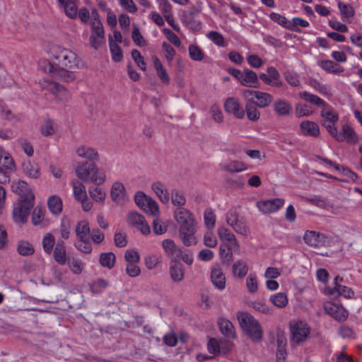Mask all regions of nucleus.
Instances as JSON below:
<instances>
[{
	"mask_svg": "<svg viewBox=\"0 0 362 362\" xmlns=\"http://www.w3.org/2000/svg\"><path fill=\"white\" fill-rule=\"evenodd\" d=\"M49 52L53 60L54 65L59 67L74 69L83 66V62L77 54L69 49L59 45L52 46Z\"/></svg>",
	"mask_w": 362,
	"mask_h": 362,
	"instance_id": "obj_1",
	"label": "nucleus"
},
{
	"mask_svg": "<svg viewBox=\"0 0 362 362\" xmlns=\"http://www.w3.org/2000/svg\"><path fill=\"white\" fill-rule=\"evenodd\" d=\"M76 177L84 182H91L96 185L103 184L106 180V173L99 169L93 162H80L75 170Z\"/></svg>",
	"mask_w": 362,
	"mask_h": 362,
	"instance_id": "obj_2",
	"label": "nucleus"
},
{
	"mask_svg": "<svg viewBox=\"0 0 362 362\" xmlns=\"http://www.w3.org/2000/svg\"><path fill=\"white\" fill-rule=\"evenodd\" d=\"M239 324L243 332L254 342H259L263 338L260 323L250 314L242 313L238 315Z\"/></svg>",
	"mask_w": 362,
	"mask_h": 362,
	"instance_id": "obj_3",
	"label": "nucleus"
},
{
	"mask_svg": "<svg viewBox=\"0 0 362 362\" xmlns=\"http://www.w3.org/2000/svg\"><path fill=\"white\" fill-rule=\"evenodd\" d=\"M35 196L29 194L25 199H20L13 210V218L17 223H24L34 205Z\"/></svg>",
	"mask_w": 362,
	"mask_h": 362,
	"instance_id": "obj_4",
	"label": "nucleus"
},
{
	"mask_svg": "<svg viewBox=\"0 0 362 362\" xmlns=\"http://www.w3.org/2000/svg\"><path fill=\"white\" fill-rule=\"evenodd\" d=\"M291 345H300L304 343L308 338L310 329L303 321L293 322L290 324Z\"/></svg>",
	"mask_w": 362,
	"mask_h": 362,
	"instance_id": "obj_5",
	"label": "nucleus"
},
{
	"mask_svg": "<svg viewBox=\"0 0 362 362\" xmlns=\"http://www.w3.org/2000/svg\"><path fill=\"white\" fill-rule=\"evenodd\" d=\"M40 87L54 95L55 98L62 103L68 102L71 98L69 91L59 83L47 79H42L39 82Z\"/></svg>",
	"mask_w": 362,
	"mask_h": 362,
	"instance_id": "obj_6",
	"label": "nucleus"
},
{
	"mask_svg": "<svg viewBox=\"0 0 362 362\" xmlns=\"http://www.w3.org/2000/svg\"><path fill=\"white\" fill-rule=\"evenodd\" d=\"M174 217L180 225V231H189L195 228V220L192 213L185 208H177L174 211Z\"/></svg>",
	"mask_w": 362,
	"mask_h": 362,
	"instance_id": "obj_7",
	"label": "nucleus"
},
{
	"mask_svg": "<svg viewBox=\"0 0 362 362\" xmlns=\"http://www.w3.org/2000/svg\"><path fill=\"white\" fill-rule=\"evenodd\" d=\"M45 72L52 74L64 82L74 81L76 76L74 72L65 69V67L55 66L51 62H47L44 66Z\"/></svg>",
	"mask_w": 362,
	"mask_h": 362,
	"instance_id": "obj_8",
	"label": "nucleus"
},
{
	"mask_svg": "<svg viewBox=\"0 0 362 362\" xmlns=\"http://www.w3.org/2000/svg\"><path fill=\"white\" fill-rule=\"evenodd\" d=\"M105 31L100 21H93L90 44L95 49H98L104 42Z\"/></svg>",
	"mask_w": 362,
	"mask_h": 362,
	"instance_id": "obj_9",
	"label": "nucleus"
},
{
	"mask_svg": "<svg viewBox=\"0 0 362 362\" xmlns=\"http://www.w3.org/2000/svg\"><path fill=\"white\" fill-rule=\"evenodd\" d=\"M226 222L233 230L244 236L249 233V229L245 223L239 218V214L236 211L230 210L226 214Z\"/></svg>",
	"mask_w": 362,
	"mask_h": 362,
	"instance_id": "obj_10",
	"label": "nucleus"
},
{
	"mask_svg": "<svg viewBox=\"0 0 362 362\" xmlns=\"http://www.w3.org/2000/svg\"><path fill=\"white\" fill-rule=\"evenodd\" d=\"M303 240L307 245L313 247L326 246L328 243V238L324 233L315 230H306Z\"/></svg>",
	"mask_w": 362,
	"mask_h": 362,
	"instance_id": "obj_11",
	"label": "nucleus"
},
{
	"mask_svg": "<svg viewBox=\"0 0 362 362\" xmlns=\"http://www.w3.org/2000/svg\"><path fill=\"white\" fill-rule=\"evenodd\" d=\"M127 223L130 226L136 227L144 235H148L151 232L150 227L146 223L145 218L136 211L129 213Z\"/></svg>",
	"mask_w": 362,
	"mask_h": 362,
	"instance_id": "obj_12",
	"label": "nucleus"
},
{
	"mask_svg": "<svg viewBox=\"0 0 362 362\" xmlns=\"http://www.w3.org/2000/svg\"><path fill=\"white\" fill-rule=\"evenodd\" d=\"M259 78L264 81V83L272 87L280 88L283 86L280 74L277 69L273 66H269L267 69V74H260Z\"/></svg>",
	"mask_w": 362,
	"mask_h": 362,
	"instance_id": "obj_13",
	"label": "nucleus"
},
{
	"mask_svg": "<svg viewBox=\"0 0 362 362\" xmlns=\"http://www.w3.org/2000/svg\"><path fill=\"white\" fill-rule=\"evenodd\" d=\"M284 200L283 199H272L261 200L257 203V206L264 214L274 213L283 206Z\"/></svg>",
	"mask_w": 362,
	"mask_h": 362,
	"instance_id": "obj_14",
	"label": "nucleus"
},
{
	"mask_svg": "<svg viewBox=\"0 0 362 362\" xmlns=\"http://www.w3.org/2000/svg\"><path fill=\"white\" fill-rule=\"evenodd\" d=\"M224 108L227 112L233 115L238 119H243L245 116L244 109L238 99L235 98H227L224 103Z\"/></svg>",
	"mask_w": 362,
	"mask_h": 362,
	"instance_id": "obj_15",
	"label": "nucleus"
},
{
	"mask_svg": "<svg viewBox=\"0 0 362 362\" xmlns=\"http://www.w3.org/2000/svg\"><path fill=\"white\" fill-rule=\"evenodd\" d=\"M325 310L333 318L338 321L345 320L349 315V313L342 306H339L332 303H327L325 305Z\"/></svg>",
	"mask_w": 362,
	"mask_h": 362,
	"instance_id": "obj_16",
	"label": "nucleus"
},
{
	"mask_svg": "<svg viewBox=\"0 0 362 362\" xmlns=\"http://www.w3.org/2000/svg\"><path fill=\"white\" fill-rule=\"evenodd\" d=\"M219 238L228 243L229 249H239L240 245L235 238V235L227 228L220 227L218 229Z\"/></svg>",
	"mask_w": 362,
	"mask_h": 362,
	"instance_id": "obj_17",
	"label": "nucleus"
},
{
	"mask_svg": "<svg viewBox=\"0 0 362 362\" xmlns=\"http://www.w3.org/2000/svg\"><path fill=\"white\" fill-rule=\"evenodd\" d=\"M342 281V278H339V276H337L334 278V288H331L328 291L329 295H335L337 296H342L347 298H351L354 296V292L350 288L345 286H341L338 283V280Z\"/></svg>",
	"mask_w": 362,
	"mask_h": 362,
	"instance_id": "obj_18",
	"label": "nucleus"
},
{
	"mask_svg": "<svg viewBox=\"0 0 362 362\" xmlns=\"http://www.w3.org/2000/svg\"><path fill=\"white\" fill-rule=\"evenodd\" d=\"M211 280L216 288L223 290L226 287V277L219 265H214L211 272Z\"/></svg>",
	"mask_w": 362,
	"mask_h": 362,
	"instance_id": "obj_19",
	"label": "nucleus"
},
{
	"mask_svg": "<svg viewBox=\"0 0 362 362\" xmlns=\"http://www.w3.org/2000/svg\"><path fill=\"white\" fill-rule=\"evenodd\" d=\"M274 111L278 116H289L292 112L291 104L285 99H277L273 104Z\"/></svg>",
	"mask_w": 362,
	"mask_h": 362,
	"instance_id": "obj_20",
	"label": "nucleus"
},
{
	"mask_svg": "<svg viewBox=\"0 0 362 362\" xmlns=\"http://www.w3.org/2000/svg\"><path fill=\"white\" fill-rule=\"evenodd\" d=\"M300 132L303 136L317 137L320 135V127L318 124L313 121H303L300 124Z\"/></svg>",
	"mask_w": 362,
	"mask_h": 362,
	"instance_id": "obj_21",
	"label": "nucleus"
},
{
	"mask_svg": "<svg viewBox=\"0 0 362 362\" xmlns=\"http://www.w3.org/2000/svg\"><path fill=\"white\" fill-rule=\"evenodd\" d=\"M110 195L112 199L117 204H123L126 200V190L124 185L121 182H117L113 183Z\"/></svg>",
	"mask_w": 362,
	"mask_h": 362,
	"instance_id": "obj_22",
	"label": "nucleus"
},
{
	"mask_svg": "<svg viewBox=\"0 0 362 362\" xmlns=\"http://www.w3.org/2000/svg\"><path fill=\"white\" fill-rule=\"evenodd\" d=\"M240 83L243 86L249 88H259V82L257 74L248 69H244L243 71V78Z\"/></svg>",
	"mask_w": 362,
	"mask_h": 362,
	"instance_id": "obj_23",
	"label": "nucleus"
},
{
	"mask_svg": "<svg viewBox=\"0 0 362 362\" xmlns=\"http://www.w3.org/2000/svg\"><path fill=\"white\" fill-rule=\"evenodd\" d=\"M53 257L54 260L60 265L66 262V250L65 244L62 240H58L54 249Z\"/></svg>",
	"mask_w": 362,
	"mask_h": 362,
	"instance_id": "obj_24",
	"label": "nucleus"
},
{
	"mask_svg": "<svg viewBox=\"0 0 362 362\" xmlns=\"http://www.w3.org/2000/svg\"><path fill=\"white\" fill-rule=\"evenodd\" d=\"M170 275L174 282H180L184 279V269L182 264L173 260L170 266Z\"/></svg>",
	"mask_w": 362,
	"mask_h": 362,
	"instance_id": "obj_25",
	"label": "nucleus"
},
{
	"mask_svg": "<svg viewBox=\"0 0 362 362\" xmlns=\"http://www.w3.org/2000/svg\"><path fill=\"white\" fill-rule=\"evenodd\" d=\"M76 153L78 157L86 158L91 161L98 160L99 159L98 153L93 148L81 146L76 150Z\"/></svg>",
	"mask_w": 362,
	"mask_h": 362,
	"instance_id": "obj_26",
	"label": "nucleus"
},
{
	"mask_svg": "<svg viewBox=\"0 0 362 362\" xmlns=\"http://www.w3.org/2000/svg\"><path fill=\"white\" fill-rule=\"evenodd\" d=\"M152 190L156 193L161 202L166 204L169 202L170 195L165 185L160 182H156L151 185Z\"/></svg>",
	"mask_w": 362,
	"mask_h": 362,
	"instance_id": "obj_27",
	"label": "nucleus"
},
{
	"mask_svg": "<svg viewBox=\"0 0 362 362\" xmlns=\"http://www.w3.org/2000/svg\"><path fill=\"white\" fill-rule=\"evenodd\" d=\"M152 59L158 77L160 78L162 83L165 84H169L170 77L165 69L163 67L160 60L156 55L152 57Z\"/></svg>",
	"mask_w": 362,
	"mask_h": 362,
	"instance_id": "obj_28",
	"label": "nucleus"
},
{
	"mask_svg": "<svg viewBox=\"0 0 362 362\" xmlns=\"http://www.w3.org/2000/svg\"><path fill=\"white\" fill-rule=\"evenodd\" d=\"M346 141L348 143L355 144L358 139L354 132L353 129L348 124H344L342 127V132L339 133L337 136V141Z\"/></svg>",
	"mask_w": 362,
	"mask_h": 362,
	"instance_id": "obj_29",
	"label": "nucleus"
},
{
	"mask_svg": "<svg viewBox=\"0 0 362 362\" xmlns=\"http://www.w3.org/2000/svg\"><path fill=\"white\" fill-rule=\"evenodd\" d=\"M11 189L14 193L20 196V199H25L29 194H33L28 189V184L23 180L13 182Z\"/></svg>",
	"mask_w": 362,
	"mask_h": 362,
	"instance_id": "obj_30",
	"label": "nucleus"
},
{
	"mask_svg": "<svg viewBox=\"0 0 362 362\" xmlns=\"http://www.w3.org/2000/svg\"><path fill=\"white\" fill-rule=\"evenodd\" d=\"M286 339L284 335H277L276 362H284L287 356Z\"/></svg>",
	"mask_w": 362,
	"mask_h": 362,
	"instance_id": "obj_31",
	"label": "nucleus"
},
{
	"mask_svg": "<svg viewBox=\"0 0 362 362\" xmlns=\"http://www.w3.org/2000/svg\"><path fill=\"white\" fill-rule=\"evenodd\" d=\"M47 206L52 214L59 215L62 211V201L59 197L52 195L48 198Z\"/></svg>",
	"mask_w": 362,
	"mask_h": 362,
	"instance_id": "obj_32",
	"label": "nucleus"
},
{
	"mask_svg": "<svg viewBox=\"0 0 362 362\" xmlns=\"http://www.w3.org/2000/svg\"><path fill=\"white\" fill-rule=\"evenodd\" d=\"M255 98L257 101H255V105L259 108H265L268 107L273 100V97L271 94L257 90Z\"/></svg>",
	"mask_w": 362,
	"mask_h": 362,
	"instance_id": "obj_33",
	"label": "nucleus"
},
{
	"mask_svg": "<svg viewBox=\"0 0 362 362\" xmlns=\"http://www.w3.org/2000/svg\"><path fill=\"white\" fill-rule=\"evenodd\" d=\"M75 233L78 239L89 238L90 228L86 221H80L76 223Z\"/></svg>",
	"mask_w": 362,
	"mask_h": 362,
	"instance_id": "obj_34",
	"label": "nucleus"
},
{
	"mask_svg": "<svg viewBox=\"0 0 362 362\" xmlns=\"http://www.w3.org/2000/svg\"><path fill=\"white\" fill-rule=\"evenodd\" d=\"M248 272V267L243 260L236 261L232 266V272L235 277L243 279Z\"/></svg>",
	"mask_w": 362,
	"mask_h": 362,
	"instance_id": "obj_35",
	"label": "nucleus"
},
{
	"mask_svg": "<svg viewBox=\"0 0 362 362\" xmlns=\"http://www.w3.org/2000/svg\"><path fill=\"white\" fill-rule=\"evenodd\" d=\"M218 325L221 332L227 337L235 338V333L233 324L226 319H220Z\"/></svg>",
	"mask_w": 362,
	"mask_h": 362,
	"instance_id": "obj_36",
	"label": "nucleus"
},
{
	"mask_svg": "<svg viewBox=\"0 0 362 362\" xmlns=\"http://www.w3.org/2000/svg\"><path fill=\"white\" fill-rule=\"evenodd\" d=\"M299 97L305 101L310 103L317 107H326L327 104L317 95L303 91L299 93Z\"/></svg>",
	"mask_w": 362,
	"mask_h": 362,
	"instance_id": "obj_37",
	"label": "nucleus"
},
{
	"mask_svg": "<svg viewBox=\"0 0 362 362\" xmlns=\"http://www.w3.org/2000/svg\"><path fill=\"white\" fill-rule=\"evenodd\" d=\"M221 169L231 173H238L247 169L245 164L238 160H231L221 165Z\"/></svg>",
	"mask_w": 362,
	"mask_h": 362,
	"instance_id": "obj_38",
	"label": "nucleus"
},
{
	"mask_svg": "<svg viewBox=\"0 0 362 362\" xmlns=\"http://www.w3.org/2000/svg\"><path fill=\"white\" fill-rule=\"evenodd\" d=\"M162 246L166 255L171 258L176 257L177 254L180 253V250L177 248L173 240L165 239L162 242Z\"/></svg>",
	"mask_w": 362,
	"mask_h": 362,
	"instance_id": "obj_39",
	"label": "nucleus"
},
{
	"mask_svg": "<svg viewBox=\"0 0 362 362\" xmlns=\"http://www.w3.org/2000/svg\"><path fill=\"white\" fill-rule=\"evenodd\" d=\"M23 170L25 175L32 178L37 179L40 175L38 165L31 163L30 160L23 163Z\"/></svg>",
	"mask_w": 362,
	"mask_h": 362,
	"instance_id": "obj_40",
	"label": "nucleus"
},
{
	"mask_svg": "<svg viewBox=\"0 0 362 362\" xmlns=\"http://www.w3.org/2000/svg\"><path fill=\"white\" fill-rule=\"evenodd\" d=\"M257 107L255 103L245 104V114L246 113L248 120L255 122L260 118L261 114Z\"/></svg>",
	"mask_w": 362,
	"mask_h": 362,
	"instance_id": "obj_41",
	"label": "nucleus"
},
{
	"mask_svg": "<svg viewBox=\"0 0 362 362\" xmlns=\"http://www.w3.org/2000/svg\"><path fill=\"white\" fill-rule=\"evenodd\" d=\"M75 199L78 201L87 198V193L84 185L78 180L71 182Z\"/></svg>",
	"mask_w": 362,
	"mask_h": 362,
	"instance_id": "obj_42",
	"label": "nucleus"
},
{
	"mask_svg": "<svg viewBox=\"0 0 362 362\" xmlns=\"http://www.w3.org/2000/svg\"><path fill=\"white\" fill-rule=\"evenodd\" d=\"M100 264L103 267L112 269L115 266V255L113 252H103L100 255Z\"/></svg>",
	"mask_w": 362,
	"mask_h": 362,
	"instance_id": "obj_43",
	"label": "nucleus"
},
{
	"mask_svg": "<svg viewBox=\"0 0 362 362\" xmlns=\"http://www.w3.org/2000/svg\"><path fill=\"white\" fill-rule=\"evenodd\" d=\"M67 265L70 270L76 275L81 274L84 269L83 262L81 259L75 257L69 258Z\"/></svg>",
	"mask_w": 362,
	"mask_h": 362,
	"instance_id": "obj_44",
	"label": "nucleus"
},
{
	"mask_svg": "<svg viewBox=\"0 0 362 362\" xmlns=\"http://www.w3.org/2000/svg\"><path fill=\"white\" fill-rule=\"evenodd\" d=\"M195 231H196L195 228H191V230H189V231H187V230L180 231L179 230L180 239L182 240L183 244L185 246H190V245L196 243V239L194 237Z\"/></svg>",
	"mask_w": 362,
	"mask_h": 362,
	"instance_id": "obj_45",
	"label": "nucleus"
},
{
	"mask_svg": "<svg viewBox=\"0 0 362 362\" xmlns=\"http://www.w3.org/2000/svg\"><path fill=\"white\" fill-rule=\"evenodd\" d=\"M109 44L112 60L115 62H121L123 58V54L120 47L116 42H113L111 37H110L109 39Z\"/></svg>",
	"mask_w": 362,
	"mask_h": 362,
	"instance_id": "obj_46",
	"label": "nucleus"
},
{
	"mask_svg": "<svg viewBox=\"0 0 362 362\" xmlns=\"http://www.w3.org/2000/svg\"><path fill=\"white\" fill-rule=\"evenodd\" d=\"M171 202L174 206L182 208L186 204V198L182 192L174 189L171 191Z\"/></svg>",
	"mask_w": 362,
	"mask_h": 362,
	"instance_id": "obj_47",
	"label": "nucleus"
},
{
	"mask_svg": "<svg viewBox=\"0 0 362 362\" xmlns=\"http://www.w3.org/2000/svg\"><path fill=\"white\" fill-rule=\"evenodd\" d=\"M320 66L328 72L338 74L344 71V69L337 63L331 60H323L320 62Z\"/></svg>",
	"mask_w": 362,
	"mask_h": 362,
	"instance_id": "obj_48",
	"label": "nucleus"
},
{
	"mask_svg": "<svg viewBox=\"0 0 362 362\" xmlns=\"http://www.w3.org/2000/svg\"><path fill=\"white\" fill-rule=\"evenodd\" d=\"M75 247L83 254H90L92 252V245L90 238L78 239L74 243Z\"/></svg>",
	"mask_w": 362,
	"mask_h": 362,
	"instance_id": "obj_49",
	"label": "nucleus"
},
{
	"mask_svg": "<svg viewBox=\"0 0 362 362\" xmlns=\"http://www.w3.org/2000/svg\"><path fill=\"white\" fill-rule=\"evenodd\" d=\"M55 244V238L54 235L50 233H47L45 234V235L42 238V245L44 251L47 254H50L53 250V247Z\"/></svg>",
	"mask_w": 362,
	"mask_h": 362,
	"instance_id": "obj_50",
	"label": "nucleus"
},
{
	"mask_svg": "<svg viewBox=\"0 0 362 362\" xmlns=\"http://www.w3.org/2000/svg\"><path fill=\"white\" fill-rule=\"evenodd\" d=\"M109 285L107 281L104 279H98L90 285V288L93 293H102Z\"/></svg>",
	"mask_w": 362,
	"mask_h": 362,
	"instance_id": "obj_51",
	"label": "nucleus"
},
{
	"mask_svg": "<svg viewBox=\"0 0 362 362\" xmlns=\"http://www.w3.org/2000/svg\"><path fill=\"white\" fill-rule=\"evenodd\" d=\"M269 17L274 22L279 25L284 27L285 28L292 30V23L286 17L274 12L271 13Z\"/></svg>",
	"mask_w": 362,
	"mask_h": 362,
	"instance_id": "obj_52",
	"label": "nucleus"
},
{
	"mask_svg": "<svg viewBox=\"0 0 362 362\" xmlns=\"http://www.w3.org/2000/svg\"><path fill=\"white\" fill-rule=\"evenodd\" d=\"M66 15L70 18H76L77 16V6L74 1L66 0L65 4L62 6Z\"/></svg>",
	"mask_w": 362,
	"mask_h": 362,
	"instance_id": "obj_53",
	"label": "nucleus"
},
{
	"mask_svg": "<svg viewBox=\"0 0 362 362\" xmlns=\"http://www.w3.org/2000/svg\"><path fill=\"white\" fill-rule=\"evenodd\" d=\"M270 300L277 308H284L288 303V298L285 293H278L270 297Z\"/></svg>",
	"mask_w": 362,
	"mask_h": 362,
	"instance_id": "obj_54",
	"label": "nucleus"
},
{
	"mask_svg": "<svg viewBox=\"0 0 362 362\" xmlns=\"http://www.w3.org/2000/svg\"><path fill=\"white\" fill-rule=\"evenodd\" d=\"M18 252L23 256H29L34 253L35 250L33 245L27 241H21L17 247Z\"/></svg>",
	"mask_w": 362,
	"mask_h": 362,
	"instance_id": "obj_55",
	"label": "nucleus"
},
{
	"mask_svg": "<svg viewBox=\"0 0 362 362\" xmlns=\"http://www.w3.org/2000/svg\"><path fill=\"white\" fill-rule=\"evenodd\" d=\"M90 197L97 202H103L106 197V193L101 188L92 187L88 189Z\"/></svg>",
	"mask_w": 362,
	"mask_h": 362,
	"instance_id": "obj_56",
	"label": "nucleus"
},
{
	"mask_svg": "<svg viewBox=\"0 0 362 362\" xmlns=\"http://www.w3.org/2000/svg\"><path fill=\"white\" fill-rule=\"evenodd\" d=\"M142 210L152 216H156L159 213V207L157 202L151 197L148 198Z\"/></svg>",
	"mask_w": 362,
	"mask_h": 362,
	"instance_id": "obj_57",
	"label": "nucleus"
},
{
	"mask_svg": "<svg viewBox=\"0 0 362 362\" xmlns=\"http://www.w3.org/2000/svg\"><path fill=\"white\" fill-rule=\"evenodd\" d=\"M204 224L208 229L214 228L216 223V216L211 209L208 208L204 211Z\"/></svg>",
	"mask_w": 362,
	"mask_h": 362,
	"instance_id": "obj_58",
	"label": "nucleus"
},
{
	"mask_svg": "<svg viewBox=\"0 0 362 362\" xmlns=\"http://www.w3.org/2000/svg\"><path fill=\"white\" fill-rule=\"evenodd\" d=\"M45 214V209L41 206H36L32 214V223L37 226L42 223Z\"/></svg>",
	"mask_w": 362,
	"mask_h": 362,
	"instance_id": "obj_59",
	"label": "nucleus"
},
{
	"mask_svg": "<svg viewBox=\"0 0 362 362\" xmlns=\"http://www.w3.org/2000/svg\"><path fill=\"white\" fill-rule=\"evenodd\" d=\"M0 169L11 172L15 170V164L13 160L8 153L0 160Z\"/></svg>",
	"mask_w": 362,
	"mask_h": 362,
	"instance_id": "obj_60",
	"label": "nucleus"
},
{
	"mask_svg": "<svg viewBox=\"0 0 362 362\" xmlns=\"http://www.w3.org/2000/svg\"><path fill=\"white\" fill-rule=\"evenodd\" d=\"M189 54L190 58L194 61H201L204 57L202 50L196 45H189Z\"/></svg>",
	"mask_w": 362,
	"mask_h": 362,
	"instance_id": "obj_61",
	"label": "nucleus"
},
{
	"mask_svg": "<svg viewBox=\"0 0 362 362\" xmlns=\"http://www.w3.org/2000/svg\"><path fill=\"white\" fill-rule=\"evenodd\" d=\"M323 107L320 112L321 116L329 120L331 123L337 122L339 119L338 115L331 107H327V106Z\"/></svg>",
	"mask_w": 362,
	"mask_h": 362,
	"instance_id": "obj_62",
	"label": "nucleus"
},
{
	"mask_svg": "<svg viewBox=\"0 0 362 362\" xmlns=\"http://www.w3.org/2000/svg\"><path fill=\"white\" fill-rule=\"evenodd\" d=\"M207 37L219 47H226V45L223 35L216 31L208 33Z\"/></svg>",
	"mask_w": 362,
	"mask_h": 362,
	"instance_id": "obj_63",
	"label": "nucleus"
},
{
	"mask_svg": "<svg viewBox=\"0 0 362 362\" xmlns=\"http://www.w3.org/2000/svg\"><path fill=\"white\" fill-rule=\"evenodd\" d=\"M295 114L296 117H308L313 114L309 107L305 104L298 103L295 107Z\"/></svg>",
	"mask_w": 362,
	"mask_h": 362,
	"instance_id": "obj_64",
	"label": "nucleus"
}]
</instances>
